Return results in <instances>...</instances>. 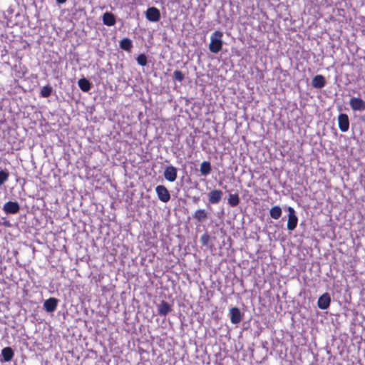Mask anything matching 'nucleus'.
I'll return each instance as SVG.
<instances>
[{"label":"nucleus","mask_w":365,"mask_h":365,"mask_svg":"<svg viewBox=\"0 0 365 365\" xmlns=\"http://www.w3.org/2000/svg\"><path fill=\"white\" fill-rule=\"evenodd\" d=\"M339 128L341 132H346L349 128V117L345 113H341L338 116Z\"/></svg>","instance_id":"nucleus-6"},{"label":"nucleus","mask_w":365,"mask_h":365,"mask_svg":"<svg viewBox=\"0 0 365 365\" xmlns=\"http://www.w3.org/2000/svg\"><path fill=\"white\" fill-rule=\"evenodd\" d=\"M58 300L54 297H50L43 303V308L48 312H53L58 306Z\"/></svg>","instance_id":"nucleus-11"},{"label":"nucleus","mask_w":365,"mask_h":365,"mask_svg":"<svg viewBox=\"0 0 365 365\" xmlns=\"http://www.w3.org/2000/svg\"><path fill=\"white\" fill-rule=\"evenodd\" d=\"M103 22L108 26H113L115 24V16L110 12H106L103 15Z\"/></svg>","instance_id":"nucleus-17"},{"label":"nucleus","mask_w":365,"mask_h":365,"mask_svg":"<svg viewBox=\"0 0 365 365\" xmlns=\"http://www.w3.org/2000/svg\"><path fill=\"white\" fill-rule=\"evenodd\" d=\"M210 241V236L208 233H204L200 237V242L202 245L207 246Z\"/></svg>","instance_id":"nucleus-25"},{"label":"nucleus","mask_w":365,"mask_h":365,"mask_svg":"<svg viewBox=\"0 0 365 365\" xmlns=\"http://www.w3.org/2000/svg\"><path fill=\"white\" fill-rule=\"evenodd\" d=\"M312 85L315 88H322L326 85V80L324 76L317 75L312 81Z\"/></svg>","instance_id":"nucleus-15"},{"label":"nucleus","mask_w":365,"mask_h":365,"mask_svg":"<svg viewBox=\"0 0 365 365\" xmlns=\"http://www.w3.org/2000/svg\"><path fill=\"white\" fill-rule=\"evenodd\" d=\"M288 221H287V229L290 231L294 230L297 225L298 218L295 215L294 209L291 207L288 208Z\"/></svg>","instance_id":"nucleus-2"},{"label":"nucleus","mask_w":365,"mask_h":365,"mask_svg":"<svg viewBox=\"0 0 365 365\" xmlns=\"http://www.w3.org/2000/svg\"><path fill=\"white\" fill-rule=\"evenodd\" d=\"M178 170L173 165L167 166L164 171V177L169 182H174L177 179Z\"/></svg>","instance_id":"nucleus-7"},{"label":"nucleus","mask_w":365,"mask_h":365,"mask_svg":"<svg viewBox=\"0 0 365 365\" xmlns=\"http://www.w3.org/2000/svg\"><path fill=\"white\" fill-rule=\"evenodd\" d=\"M155 191L160 201L167 202L170 200V192L164 185H158L155 188Z\"/></svg>","instance_id":"nucleus-5"},{"label":"nucleus","mask_w":365,"mask_h":365,"mask_svg":"<svg viewBox=\"0 0 365 365\" xmlns=\"http://www.w3.org/2000/svg\"><path fill=\"white\" fill-rule=\"evenodd\" d=\"M172 311L171 305L163 300L158 306V313L160 316H167Z\"/></svg>","instance_id":"nucleus-13"},{"label":"nucleus","mask_w":365,"mask_h":365,"mask_svg":"<svg viewBox=\"0 0 365 365\" xmlns=\"http://www.w3.org/2000/svg\"><path fill=\"white\" fill-rule=\"evenodd\" d=\"M331 303V297L328 293H324L320 296L317 301V306L321 309H327Z\"/></svg>","instance_id":"nucleus-9"},{"label":"nucleus","mask_w":365,"mask_h":365,"mask_svg":"<svg viewBox=\"0 0 365 365\" xmlns=\"http://www.w3.org/2000/svg\"><path fill=\"white\" fill-rule=\"evenodd\" d=\"M146 19L151 22H157L160 19V12L156 7H150L145 13Z\"/></svg>","instance_id":"nucleus-3"},{"label":"nucleus","mask_w":365,"mask_h":365,"mask_svg":"<svg viewBox=\"0 0 365 365\" xmlns=\"http://www.w3.org/2000/svg\"><path fill=\"white\" fill-rule=\"evenodd\" d=\"M269 214L273 219L277 220L282 215V209L278 205L274 206L270 209Z\"/></svg>","instance_id":"nucleus-22"},{"label":"nucleus","mask_w":365,"mask_h":365,"mask_svg":"<svg viewBox=\"0 0 365 365\" xmlns=\"http://www.w3.org/2000/svg\"><path fill=\"white\" fill-rule=\"evenodd\" d=\"M9 173L0 170V185H3L9 178Z\"/></svg>","instance_id":"nucleus-27"},{"label":"nucleus","mask_w":365,"mask_h":365,"mask_svg":"<svg viewBox=\"0 0 365 365\" xmlns=\"http://www.w3.org/2000/svg\"><path fill=\"white\" fill-rule=\"evenodd\" d=\"M78 86L83 92H88L91 88V84L86 78H81L78 82Z\"/></svg>","instance_id":"nucleus-19"},{"label":"nucleus","mask_w":365,"mask_h":365,"mask_svg":"<svg viewBox=\"0 0 365 365\" xmlns=\"http://www.w3.org/2000/svg\"><path fill=\"white\" fill-rule=\"evenodd\" d=\"M222 36V32L220 31H216L212 34L209 45V49L212 53H217L222 50V41L221 38Z\"/></svg>","instance_id":"nucleus-1"},{"label":"nucleus","mask_w":365,"mask_h":365,"mask_svg":"<svg viewBox=\"0 0 365 365\" xmlns=\"http://www.w3.org/2000/svg\"><path fill=\"white\" fill-rule=\"evenodd\" d=\"M240 200L237 192L230 193L228 195L227 203L230 207H236L240 204Z\"/></svg>","instance_id":"nucleus-18"},{"label":"nucleus","mask_w":365,"mask_h":365,"mask_svg":"<svg viewBox=\"0 0 365 365\" xmlns=\"http://www.w3.org/2000/svg\"><path fill=\"white\" fill-rule=\"evenodd\" d=\"M349 105L354 111L365 110V101L360 98H351L349 101Z\"/></svg>","instance_id":"nucleus-4"},{"label":"nucleus","mask_w":365,"mask_h":365,"mask_svg":"<svg viewBox=\"0 0 365 365\" xmlns=\"http://www.w3.org/2000/svg\"><path fill=\"white\" fill-rule=\"evenodd\" d=\"M192 200L194 202L197 203L199 200V197H192Z\"/></svg>","instance_id":"nucleus-29"},{"label":"nucleus","mask_w":365,"mask_h":365,"mask_svg":"<svg viewBox=\"0 0 365 365\" xmlns=\"http://www.w3.org/2000/svg\"><path fill=\"white\" fill-rule=\"evenodd\" d=\"M1 356H3V359L1 361L8 362L13 359L14 352L11 347H5L1 350Z\"/></svg>","instance_id":"nucleus-16"},{"label":"nucleus","mask_w":365,"mask_h":365,"mask_svg":"<svg viewBox=\"0 0 365 365\" xmlns=\"http://www.w3.org/2000/svg\"><path fill=\"white\" fill-rule=\"evenodd\" d=\"M209 213L204 209L197 210L192 215V218L197 222H202L207 220Z\"/></svg>","instance_id":"nucleus-14"},{"label":"nucleus","mask_w":365,"mask_h":365,"mask_svg":"<svg viewBox=\"0 0 365 365\" xmlns=\"http://www.w3.org/2000/svg\"><path fill=\"white\" fill-rule=\"evenodd\" d=\"M230 321L232 324H237L241 322V320L242 319V313H241L240 310L239 309V308H237V307L231 308L230 310Z\"/></svg>","instance_id":"nucleus-12"},{"label":"nucleus","mask_w":365,"mask_h":365,"mask_svg":"<svg viewBox=\"0 0 365 365\" xmlns=\"http://www.w3.org/2000/svg\"><path fill=\"white\" fill-rule=\"evenodd\" d=\"M173 78L178 82H182L184 79V74L180 71H175L173 73Z\"/></svg>","instance_id":"nucleus-26"},{"label":"nucleus","mask_w":365,"mask_h":365,"mask_svg":"<svg viewBox=\"0 0 365 365\" xmlns=\"http://www.w3.org/2000/svg\"><path fill=\"white\" fill-rule=\"evenodd\" d=\"M211 165L208 161H203L200 165V173L202 175L207 176L211 172Z\"/></svg>","instance_id":"nucleus-21"},{"label":"nucleus","mask_w":365,"mask_h":365,"mask_svg":"<svg viewBox=\"0 0 365 365\" xmlns=\"http://www.w3.org/2000/svg\"><path fill=\"white\" fill-rule=\"evenodd\" d=\"M137 62L140 66H145L147 65V57L145 54L141 53L137 57Z\"/></svg>","instance_id":"nucleus-24"},{"label":"nucleus","mask_w":365,"mask_h":365,"mask_svg":"<svg viewBox=\"0 0 365 365\" xmlns=\"http://www.w3.org/2000/svg\"><path fill=\"white\" fill-rule=\"evenodd\" d=\"M120 47L121 49L130 52L133 47L132 41L128 38L122 39L120 42Z\"/></svg>","instance_id":"nucleus-20"},{"label":"nucleus","mask_w":365,"mask_h":365,"mask_svg":"<svg viewBox=\"0 0 365 365\" xmlns=\"http://www.w3.org/2000/svg\"><path fill=\"white\" fill-rule=\"evenodd\" d=\"M52 87L50 85H46L41 88L40 95L43 98H48L51 95Z\"/></svg>","instance_id":"nucleus-23"},{"label":"nucleus","mask_w":365,"mask_h":365,"mask_svg":"<svg viewBox=\"0 0 365 365\" xmlns=\"http://www.w3.org/2000/svg\"><path fill=\"white\" fill-rule=\"evenodd\" d=\"M56 1L58 4H64L66 2L67 0H56Z\"/></svg>","instance_id":"nucleus-28"},{"label":"nucleus","mask_w":365,"mask_h":365,"mask_svg":"<svg viewBox=\"0 0 365 365\" xmlns=\"http://www.w3.org/2000/svg\"><path fill=\"white\" fill-rule=\"evenodd\" d=\"M3 209L6 213L16 214L20 210V206L17 202L9 201L4 204Z\"/></svg>","instance_id":"nucleus-10"},{"label":"nucleus","mask_w":365,"mask_h":365,"mask_svg":"<svg viewBox=\"0 0 365 365\" xmlns=\"http://www.w3.org/2000/svg\"><path fill=\"white\" fill-rule=\"evenodd\" d=\"M223 192L220 190H212L208 193V200L211 204H217L220 202Z\"/></svg>","instance_id":"nucleus-8"}]
</instances>
